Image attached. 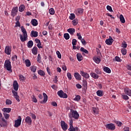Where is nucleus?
<instances>
[{"label": "nucleus", "mask_w": 131, "mask_h": 131, "mask_svg": "<svg viewBox=\"0 0 131 131\" xmlns=\"http://www.w3.org/2000/svg\"><path fill=\"white\" fill-rule=\"evenodd\" d=\"M21 31L23 32V35L20 34H19V38L22 42H24V41H26L28 39V35H27V31L24 27L21 26Z\"/></svg>", "instance_id": "2"}, {"label": "nucleus", "mask_w": 131, "mask_h": 131, "mask_svg": "<svg viewBox=\"0 0 131 131\" xmlns=\"http://www.w3.org/2000/svg\"><path fill=\"white\" fill-rule=\"evenodd\" d=\"M68 32H69L71 35H73L75 33V29L73 28H70L68 29Z\"/></svg>", "instance_id": "22"}, {"label": "nucleus", "mask_w": 131, "mask_h": 131, "mask_svg": "<svg viewBox=\"0 0 131 131\" xmlns=\"http://www.w3.org/2000/svg\"><path fill=\"white\" fill-rule=\"evenodd\" d=\"M96 94L98 97H103V95H104V92L102 90H98L96 92Z\"/></svg>", "instance_id": "25"}, {"label": "nucleus", "mask_w": 131, "mask_h": 131, "mask_svg": "<svg viewBox=\"0 0 131 131\" xmlns=\"http://www.w3.org/2000/svg\"><path fill=\"white\" fill-rule=\"evenodd\" d=\"M116 123H117L118 126L120 127V126H121V125H122V123L121 122L117 121Z\"/></svg>", "instance_id": "63"}, {"label": "nucleus", "mask_w": 131, "mask_h": 131, "mask_svg": "<svg viewBox=\"0 0 131 131\" xmlns=\"http://www.w3.org/2000/svg\"><path fill=\"white\" fill-rule=\"evenodd\" d=\"M76 86L77 89H81V88H82L81 85H80V84H76Z\"/></svg>", "instance_id": "64"}, {"label": "nucleus", "mask_w": 131, "mask_h": 131, "mask_svg": "<svg viewBox=\"0 0 131 131\" xmlns=\"http://www.w3.org/2000/svg\"><path fill=\"white\" fill-rule=\"evenodd\" d=\"M72 22L73 25L74 26H76V25H77V24H78V19H77V18L73 20Z\"/></svg>", "instance_id": "35"}, {"label": "nucleus", "mask_w": 131, "mask_h": 131, "mask_svg": "<svg viewBox=\"0 0 131 131\" xmlns=\"http://www.w3.org/2000/svg\"><path fill=\"white\" fill-rule=\"evenodd\" d=\"M93 59L96 64H100V62H101V59L100 58L95 57H93Z\"/></svg>", "instance_id": "24"}, {"label": "nucleus", "mask_w": 131, "mask_h": 131, "mask_svg": "<svg viewBox=\"0 0 131 131\" xmlns=\"http://www.w3.org/2000/svg\"><path fill=\"white\" fill-rule=\"evenodd\" d=\"M17 13H18V7H14L11 11V16L12 17L16 16Z\"/></svg>", "instance_id": "11"}, {"label": "nucleus", "mask_w": 131, "mask_h": 131, "mask_svg": "<svg viewBox=\"0 0 131 131\" xmlns=\"http://www.w3.org/2000/svg\"><path fill=\"white\" fill-rule=\"evenodd\" d=\"M76 56H77V60L78 61H79V62H80L81 60L83 59V57H82V55H81V54L77 53Z\"/></svg>", "instance_id": "20"}, {"label": "nucleus", "mask_w": 131, "mask_h": 131, "mask_svg": "<svg viewBox=\"0 0 131 131\" xmlns=\"http://www.w3.org/2000/svg\"><path fill=\"white\" fill-rule=\"evenodd\" d=\"M38 50V48H37L36 46L34 47L31 50L33 55H37Z\"/></svg>", "instance_id": "18"}, {"label": "nucleus", "mask_w": 131, "mask_h": 131, "mask_svg": "<svg viewBox=\"0 0 131 131\" xmlns=\"http://www.w3.org/2000/svg\"><path fill=\"white\" fill-rule=\"evenodd\" d=\"M63 36H64L65 39H66V40H68V39H69V38H70V36L69 35V34H68V33L64 34Z\"/></svg>", "instance_id": "39"}, {"label": "nucleus", "mask_w": 131, "mask_h": 131, "mask_svg": "<svg viewBox=\"0 0 131 131\" xmlns=\"http://www.w3.org/2000/svg\"><path fill=\"white\" fill-rule=\"evenodd\" d=\"M28 48H31L32 47H33V41L29 40L27 43Z\"/></svg>", "instance_id": "30"}, {"label": "nucleus", "mask_w": 131, "mask_h": 131, "mask_svg": "<svg viewBox=\"0 0 131 131\" xmlns=\"http://www.w3.org/2000/svg\"><path fill=\"white\" fill-rule=\"evenodd\" d=\"M49 13L50 15H54V14H55V10L54 8H50L49 9Z\"/></svg>", "instance_id": "43"}, {"label": "nucleus", "mask_w": 131, "mask_h": 131, "mask_svg": "<svg viewBox=\"0 0 131 131\" xmlns=\"http://www.w3.org/2000/svg\"><path fill=\"white\" fill-rule=\"evenodd\" d=\"M0 125L1 127H6L7 126V121L4 118H2L0 120Z\"/></svg>", "instance_id": "9"}, {"label": "nucleus", "mask_w": 131, "mask_h": 131, "mask_svg": "<svg viewBox=\"0 0 131 131\" xmlns=\"http://www.w3.org/2000/svg\"><path fill=\"white\" fill-rule=\"evenodd\" d=\"M53 81H54L55 83H57L58 82V76H55L54 78L53 79Z\"/></svg>", "instance_id": "59"}, {"label": "nucleus", "mask_w": 131, "mask_h": 131, "mask_svg": "<svg viewBox=\"0 0 131 131\" xmlns=\"http://www.w3.org/2000/svg\"><path fill=\"white\" fill-rule=\"evenodd\" d=\"M20 26H21L20 22L19 21H16L15 27H20Z\"/></svg>", "instance_id": "58"}, {"label": "nucleus", "mask_w": 131, "mask_h": 131, "mask_svg": "<svg viewBox=\"0 0 131 131\" xmlns=\"http://www.w3.org/2000/svg\"><path fill=\"white\" fill-rule=\"evenodd\" d=\"M32 99L33 103H37V99H36L34 95H33Z\"/></svg>", "instance_id": "47"}, {"label": "nucleus", "mask_w": 131, "mask_h": 131, "mask_svg": "<svg viewBox=\"0 0 131 131\" xmlns=\"http://www.w3.org/2000/svg\"><path fill=\"white\" fill-rule=\"evenodd\" d=\"M74 76L77 80H81V76L79 73L76 72L74 73Z\"/></svg>", "instance_id": "17"}, {"label": "nucleus", "mask_w": 131, "mask_h": 131, "mask_svg": "<svg viewBox=\"0 0 131 131\" xmlns=\"http://www.w3.org/2000/svg\"><path fill=\"white\" fill-rule=\"evenodd\" d=\"M4 67L6 68L8 71H11V72H12V66H11V61H10V60H5Z\"/></svg>", "instance_id": "4"}, {"label": "nucleus", "mask_w": 131, "mask_h": 131, "mask_svg": "<svg viewBox=\"0 0 131 131\" xmlns=\"http://www.w3.org/2000/svg\"><path fill=\"white\" fill-rule=\"evenodd\" d=\"M25 63L27 67H30V66H31V62H30V60L29 59H26L25 61Z\"/></svg>", "instance_id": "29"}, {"label": "nucleus", "mask_w": 131, "mask_h": 131, "mask_svg": "<svg viewBox=\"0 0 131 131\" xmlns=\"http://www.w3.org/2000/svg\"><path fill=\"white\" fill-rule=\"evenodd\" d=\"M72 43L73 46H76V43H77V40H76V39H73L72 40Z\"/></svg>", "instance_id": "49"}, {"label": "nucleus", "mask_w": 131, "mask_h": 131, "mask_svg": "<svg viewBox=\"0 0 131 131\" xmlns=\"http://www.w3.org/2000/svg\"><path fill=\"white\" fill-rule=\"evenodd\" d=\"M30 69L32 72H34V73L36 72V67L34 66H32L30 68Z\"/></svg>", "instance_id": "37"}, {"label": "nucleus", "mask_w": 131, "mask_h": 131, "mask_svg": "<svg viewBox=\"0 0 131 131\" xmlns=\"http://www.w3.org/2000/svg\"><path fill=\"white\" fill-rule=\"evenodd\" d=\"M115 60L117 61V62H121V61H122V60L120 59L118 56L115 57Z\"/></svg>", "instance_id": "56"}, {"label": "nucleus", "mask_w": 131, "mask_h": 131, "mask_svg": "<svg viewBox=\"0 0 131 131\" xmlns=\"http://www.w3.org/2000/svg\"><path fill=\"white\" fill-rule=\"evenodd\" d=\"M120 21L121 23H125V19H124V17L122 14L120 15Z\"/></svg>", "instance_id": "32"}, {"label": "nucleus", "mask_w": 131, "mask_h": 131, "mask_svg": "<svg viewBox=\"0 0 131 131\" xmlns=\"http://www.w3.org/2000/svg\"><path fill=\"white\" fill-rule=\"evenodd\" d=\"M31 35H32V37H37L38 36V32L33 30L31 31Z\"/></svg>", "instance_id": "19"}, {"label": "nucleus", "mask_w": 131, "mask_h": 131, "mask_svg": "<svg viewBox=\"0 0 131 131\" xmlns=\"http://www.w3.org/2000/svg\"><path fill=\"white\" fill-rule=\"evenodd\" d=\"M4 115L6 119H9L10 118V114L4 113Z\"/></svg>", "instance_id": "46"}, {"label": "nucleus", "mask_w": 131, "mask_h": 131, "mask_svg": "<svg viewBox=\"0 0 131 131\" xmlns=\"http://www.w3.org/2000/svg\"><path fill=\"white\" fill-rule=\"evenodd\" d=\"M121 53L124 56L126 55V49H122Z\"/></svg>", "instance_id": "55"}, {"label": "nucleus", "mask_w": 131, "mask_h": 131, "mask_svg": "<svg viewBox=\"0 0 131 131\" xmlns=\"http://www.w3.org/2000/svg\"><path fill=\"white\" fill-rule=\"evenodd\" d=\"M21 121H22V119L21 116H19L18 119L14 121V127H19L21 125Z\"/></svg>", "instance_id": "6"}, {"label": "nucleus", "mask_w": 131, "mask_h": 131, "mask_svg": "<svg viewBox=\"0 0 131 131\" xmlns=\"http://www.w3.org/2000/svg\"><path fill=\"white\" fill-rule=\"evenodd\" d=\"M37 61L38 62V63H41V57L40 56V54H38Z\"/></svg>", "instance_id": "41"}, {"label": "nucleus", "mask_w": 131, "mask_h": 131, "mask_svg": "<svg viewBox=\"0 0 131 131\" xmlns=\"http://www.w3.org/2000/svg\"><path fill=\"white\" fill-rule=\"evenodd\" d=\"M67 75V77L69 79V80H71V79H72V76H71V73H68Z\"/></svg>", "instance_id": "50"}, {"label": "nucleus", "mask_w": 131, "mask_h": 131, "mask_svg": "<svg viewBox=\"0 0 131 131\" xmlns=\"http://www.w3.org/2000/svg\"><path fill=\"white\" fill-rule=\"evenodd\" d=\"M81 42L83 45H86V41H85V40H84L83 38L81 39Z\"/></svg>", "instance_id": "62"}, {"label": "nucleus", "mask_w": 131, "mask_h": 131, "mask_svg": "<svg viewBox=\"0 0 131 131\" xmlns=\"http://www.w3.org/2000/svg\"><path fill=\"white\" fill-rule=\"evenodd\" d=\"M17 59H18V56H17V55H14L11 57V60H12V61H17Z\"/></svg>", "instance_id": "51"}, {"label": "nucleus", "mask_w": 131, "mask_h": 131, "mask_svg": "<svg viewBox=\"0 0 131 131\" xmlns=\"http://www.w3.org/2000/svg\"><path fill=\"white\" fill-rule=\"evenodd\" d=\"M95 72L97 73V74H101V71H100V69H96L95 70Z\"/></svg>", "instance_id": "54"}, {"label": "nucleus", "mask_w": 131, "mask_h": 131, "mask_svg": "<svg viewBox=\"0 0 131 131\" xmlns=\"http://www.w3.org/2000/svg\"><path fill=\"white\" fill-rule=\"evenodd\" d=\"M106 9L107 11H109V12H113V10H112V7L109 5H107L106 6Z\"/></svg>", "instance_id": "48"}, {"label": "nucleus", "mask_w": 131, "mask_h": 131, "mask_svg": "<svg viewBox=\"0 0 131 131\" xmlns=\"http://www.w3.org/2000/svg\"><path fill=\"white\" fill-rule=\"evenodd\" d=\"M11 110H12V108H11L5 107L3 109V112H6V113H10V112H11Z\"/></svg>", "instance_id": "31"}, {"label": "nucleus", "mask_w": 131, "mask_h": 131, "mask_svg": "<svg viewBox=\"0 0 131 131\" xmlns=\"http://www.w3.org/2000/svg\"><path fill=\"white\" fill-rule=\"evenodd\" d=\"M83 9L82 8H78L76 11V13L77 14H83Z\"/></svg>", "instance_id": "27"}, {"label": "nucleus", "mask_w": 131, "mask_h": 131, "mask_svg": "<svg viewBox=\"0 0 131 131\" xmlns=\"http://www.w3.org/2000/svg\"><path fill=\"white\" fill-rule=\"evenodd\" d=\"M80 51L84 53L85 54H89V51H88L86 49H85L83 47H81L80 48Z\"/></svg>", "instance_id": "36"}, {"label": "nucleus", "mask_w": 131, "mask_h": 131, "mask_svg": "<svg viewBox=\"0 0 131 131\" xmlns=\"http://www.w3.org/2000/svg\"><path fill=\"white\" fill-rule=\"evenodd\" d=\"M69 19L70 20H74V19H75V14H74V13H71L69 16Z\"/></svg>", "instance_id": "40"}, {"label": "nucleus", "mask_w": 131, "mask_h": 131, "mask_svg": "<svg viewBox=\"0 0 131 131\" xmlns=\"http://www.w3.org/2000/svg\"><path fill=\"white\" fill-rule=\"evenodd\" d=\"M69 116L70 118H74L75 119H78L79 118V114L77 111L72 109L71 110Z\"/></svg>", "instance_id": "3"}, {"label": "nucleus", "mask_w": 131, "mask_h": 131, "mask_svg": "<svg viewBox=\"0 0 131 131\" xmlns=\"http://www.w3.org/2000/svg\"><path fill=\"white\" fill-rule=\"evenodd\" d=\"M13 86L14 90L12 91L13 96L17 102H20V97L18 95V92H17L19 89V85H18L17 81L15 80L13 81Z\"/></svg>", "instance_id": "1"}, {"label": "nucleus", "mask_w": 131, "mask_h": 131, "mask_svg": "<svg viewBox=\"0 0 131 131\" xmlns=\"http://www.w3.org/2000/svg\"><path fill=\"white\" fill-rule=\"evenodd\" d=\"M25 10V6L24 5H21L19 7V12H23Z\"/></svg>", "instance_id": "34"}, {"label": "nucleus", "mask_w": 131, "mask_h": 131, "mask_svg": "<svg viewBox=\"0 0 131 131\" xmlns=\"http://www.w3.org/2000/svg\"><path fill=\"white\" fill-rule=\"evenodd\" d=\"M124 92L125 95H127V96H129V97H131V90L129 89L128 88H125L124 90Z\"/></svg>", "instance_id": "15"}, {"label": "nucleus", "mask_w": 131, "mask_h": 131, "mask_svg": "<svg viewBox=\"0 0 131 131\" xmlns=\"http://www.w3.org/2000/svg\"><path fill=\"white\" fill-rule=\"evenodd\" d=\"M60 125L63 130L66 131L68 129V125L64 121H61Z\"/></svg>", "instance_id": "8"}, {"label": "nucleus", "mask_w": 131, "mask_h": 131, "mask_svg": "<svg viewBox=\"0 0 131 131\" xmlns=\"http://www.w3.org/2000/svg\"><path fill=\"white\" fill-rule=\"evenodd\" d=\"M105 127L107 129H111V130H114V129H115V125L113 123L107 124L105 125Z\"/></svg>", "instance_id": "10"}, {"label": "nucleus", "mask_w": 131, "mask_h": 131, "mask_svg": "<svg viewBox=\"0 0 131 131\" xmlns=\"http://www.w3.org/2000/svg\"><path fill=\"white\" fill-rule=\"evenodd\" d=\"M38 74L39 75H40L41 76H43L45 77V75H46V73H45V72H43V71L41 70H39L38 71Z\"/></svg>", "instance_id": "33"}, {"label": "nucleus", "mask_w": 131, "mask_h": 131, "mask_svg": "<svg viewBox=\"0 0 131 131\" xmlns=\"http://www.w3.org/2000/svg\"><path fill=\"white\" fill-rule=\"evenodd\" d=\"M19 80H20V81H24V80H25V76L22 75H19Z\"/></svg>", "instance_id": "42"}, {"label": "nucleus", "mask_w": 131, "mask_h": 131, "mask_svg": "<svg viewBox=\"0 0 131 131\" xmlns=\"http://www.w3.org/2000/svg\"><path fill=\"white\" fill-rule=\"evenodd\" d=\"M77 36H78V38L80 40H81V38H82V36H81V35L80 34V33H77Z\"/></svg>", "instance_id": "57"}, {"label": "nucleus", "mask_w": 131, "mask_h": 131, "mask_svg": "<svg viewBox=\"0 0 131 131\" xmlns=\"http://www.w3.org/2000/svg\"><path fill=\"white\" fill-rule=\"evenodd\" d=\"M90 75L93 78H94V79H98L99 77V75L95 73H91Z\"/></svg>", "instance_id": "23"}, {"label": "nucleus", "mask_w": 131, "mask_h": 131, "mask_svg": "<svg viewBox=\"0 0 131 131\" xmlns=\"http://www.w3.org/2000/svg\"><path fill=\"white\" fill-rule=\"evenodd\" d=\"M57 95L60 97V98H62L63 99H67L68 98V95L67 94L64 93L62 90H60L57 92Z\"/></svg>", "instance_id": "5"}, {"label": "nucleus", "mask_w": 131, "mask_h": 131, "mask_svg": "<svg viewBox=\"0 0 131 131\" xmlns=\"http://www.w3.org/2000/svg\"><path fill=\"white\" fill-rule=\"evenodd\" d=\"M43 100L40 102L41 104H45L47 103V102L48 101V95H47V94L43 93Z\"/></svg>", "instance_id": "13"}, {"label": "nucleus", "mask_w": 131, "mask_h": 131, "mask_svg": "<svg viewBox=\"0 0 131 131\" xmlns=\"http://www.w3.org/2000/svg\"><path fill=\"white\" fill-rule=\"evenodd\" d=\"M69 131H75V127L73 126V120H71L70 122V128H69Z\"/></svg>", "instance_id": "14"}, {"label": "nucleus", "mask_w": 131, "mask_h": 131, "mask_svg": "<svg viewBox=\"0 0 131 131\" xmlns=\"http://www.w3.org/2000/svg\"><path fill=\"white\" fill-rule=\"evenodd\" d=\"M81 97L80 95H76L75 98L74 99V101H77V102H79L80 101Z\"/></svg>", "instance_id": "38"}, {"label": "nucleus", "mask_w": 131, "mask_h": 131, "mask_svg": "<svg viewBox=\"0 0 131 131\" xmlns=\"http://www.w3.org/2000/svg\"><path fill=\"white\" fill-rule=\"evenodd\" d=\"M6 105H12V100L10 99H7L6 100Z\"/></svg>", "instance_id": "45"}, {"label": "nucleus", "mask_w": 131, "mask_h": 131, "mask_svg": "<svg viewBox=\"0 0 131 131\" xmlns=\"http://www.w3.org/2000/svg\"><path fill=\"white\" fill-rule=\"evenodd\" d=\"M122 47L124 48V49H126V48H127V44H126V42H123L122 43Z\"/></svg>", "instance_id": "52"}, {"label": "nucleus", "mask_w": 131, "mask_h": 131, "mask_svg": "<svg viewBox=\"0 0 131 131\" xmlns=\"http://www.w3.org/2000/svg\"><path fill=\"white\" fill-rule=\"evenodd\" d=\"M103 71L106 72V73H111V70L108 67H104L103 68Z\"/></svg>", "instance_id": "28"}, {"label": "nucleus", "mask_w": 131, "mask_h": 131, "mask_svg": "<svg viewBox=\"0 0 131 131\" xmlns=\"http://www.w3.org/2000/svg\"><path fill=\"white\" fill-rule=\"evenodd\" d=\"M113 41H114V40L112 38V37L111 36H110L108 39H106L105 40V43L108 46H111V45L113 43Z\"/></svg>", "instance_id": "12"}, {"label": "nucleus", "mask_w": 131, "mask_h": 131, "mask_svg": "<svg viewBox=\"0 0 131 131\" xmlns=\"http://www.w3.org/2000/svg\"><path fill=\"white\" fill-rule=\"evenodd\" d=\"M25 122L27 123H29L31 124L32 122V120L31 119V118H30V117L29 116H27L26 119H25Z\"/></svg>", "instance_id": "21"}, {"label": "nucleus", "mask_w": 131, "mask_h": 131, "mask_svg": "<svg viewBox=\"0 0 131 131\" xmlns=\"http://www.w3.org/2000/svg\"><path fill=\"white\" fill-rule=\"evenodd\" d=\"M122 97L124 100H128L129 98L127 95H122Z\"/></svg>", "instance_id": "60"}, {"label": "nucleus", "mask_w": 131, "mask_h": 131, "mask_svg": "<svg viewBox=\"0 0 131 131\" xmlns=\"http://www.w3.org/2000/svg\"><path fill=\"white\" fill-rule=\"evenodd\" d=\"M80 74L83 76V77H85V78L88 79L90 78V75L88 74V73H85L83 72V71H80Z\"/></svg>", "instance_id": "16"}, {"label": "nucleus", "mask_w": 131, "mask_h": 131, "mask_svg": "<svg viewBox=\"0 0 131 131\" xmlns=\"http://www.w3.org/2000/svg\"><path fill=\"white\" fill-rule=\"evenodd\" d=\"M5 53L7 55H10L12 53V47L6 46L5 49Z\"/></svg>", "instance_id": "7"}, {"label": "nucleus", "mask_w": 131, "mask_h": 131, "mask_svg": "<svg viewBox=\"0 0 131 131\" xmlns=\"http://www.w3.org/2000/svg\"><path fill=\"white\" fill-rule=\"evenodd\" d=\"M31 24H32V25H33V26H37V25H38L37 20L35 19H32Z\"/></svg>", "instance_id": "26"}, {"label": "nucleus", "mask_w": 131, "mask_h": 131, "mask_svg": "<svg viewBox=\"0 0 131 131\" xmlns=\"http://www.w3.org/2000/svg\"><path fill=\"white\" fill-rule=\"evenodd\" d=\"M37 47L38 48V49H42V46H41V43L40 42V43L37 44Z\"/></svg>", "instance_id": "61"}, {"label": "nucleus", "mask_w": 131, "mask_h": 131, "mask_svg": "<svg viewBox=\"0 0 131 131\" xmlns=\"http://www.w3.org/2000/svg\"><path fill=\"white\" fill-rule=\"evenodd\" d=\"M82 84L84 88H86L88 86V81H86V80H83Z\"/></svg>", "instance_id": "44"}, {"label": "nucleus", "mask_w": 131, "mask_h": 131, "mask_svg": "<svg viewBox=\"0 0 131 131\" xmlns=\"http://www.w3.org/2000/svg\"><path fill=\"white\" fill-rule=\"evenodd\" d=\"M56 54L57 55V57L58 58H59V59H61V58H62V55H61V53H60V52L59 51H56Z\"/></svg>", "instance_id": "53"}]
</instances>
